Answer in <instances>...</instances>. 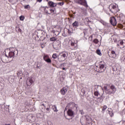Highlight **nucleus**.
<instances>
[{
    "label": "nucleus",
    "mask_w": 125,
    "mask_h": 125,
    "mask_svg": "<svg viewBox=\"0 0 125 125\" xmlns=\"http://www.w3.org/2000/svg\"><path fill=\"white\" fill-rule=\"evenodd\" d=\"M104 92H105L106 94H109L110 95H111V94H114V93H115L114 92H113V91L111 90V89L106 90L104 91Z\"/></svg>",
    "instance_id": "nucleus-16"
},
{
    "label": "nucleus",
    "mask_w": 125,
    "mask_h": 125,
    "mask_svg": "<svg viewBox=\"0 0 125 125\" xmlns=\"http://www.w3.org/2000/svg\"><path fill=\"white\" fill-rule=\"evenodd\" d=\"M69 88L68 87H64L61 90V93L62 95H65L66 92L68 91Z\"/></svg>",
    "instance_id": "nucleus-12"
},
{
    "label": "nucleus",
    "mask_w": 125,
    "mask_h": 125,
    "mask_svg": "<svg viewBox=\"0 0 125 125\" xmlns=\"http://www.w3.org/2000/svg\"><path fill=\"white\" fill-rule=\"evenodd\" d=\"M44 12L46 13L47 14H48L49 12L46 9H44Z\"/></svg>",
    "instance_id": "nucleus-38"
},
{
    "label": "nucleus",
    "mask_w": 125,
    "mask_h": 125,
    "mask_svg": "<svg viewBox=\"0 0 125 125\" xmlns=\"http://www.w3.org/2000/svg\"><path fill=\"white\" fill-rule=\"evenodd\" d=\"M24 19H25V17H24V16H21L20 17V20H21V21H23L24 20Z\"/></svg>",
    "instance_id": "nucleus-33"
},
{
    "label": "nucleus",
    "mask_w": 125,
    "mask_h": 125,
    "mask_svg": "<svg viewBox=\"0 0 125 125\" xmlns=\"http://www.w3.org/2000/svg\"><path fill=\"white\" fill-rule=\"evenodd\" d=\"M110 89L112 90V92H114V93L117 91V89L115 87V85H111L110 86Z\"/></svg>",
    "instance_id": "nucleus-17"
},
{
    "label": "nucleus",
    "mask_w": 125,
    "mask_h": 125,
    "mask_svg": "<svg viewBox=\"0 0 125 125\" xmlns=\"http://www.w3.org/2000/svg\"><path fill=\"white\" fill-rule=\"evenodd\" d=\"M42 67V63L41 62H38L37 63V68L38 69H41Z\"/></svg>",
    "instance_id": "nucleus-19"
},
{
    "label": "nucleus",
    "mask_w": 125,
    "mask_h": 125,
    "mask_svg": "<svg viewBox=\"0 0 125 125\" xmlns=\"http://www.w3.org/2000/svg\"><path fill=\"white\" fill-rule=\"evenodd\" d=\"M37 1H38V2H42V0H37Z\"/></svg>",
    "instance_id": "nucleus-44"
},
{
    "label": "nucleus",
    "mask_w": 125,
    "mask_h": 125,
    "mask_svg": "<svg viewBox=\"0 0 125 125\" xmlns=\"http://www.w3.org/2000/svg\"><path fill=\"white\" fill-rule=\"evenodd\" d=\"M103 90H104V91H106V90H107V86H104V88H103Z\"/></svg>",
    "instance_id": "nucleus-37"
},
{
    "label": "nucleus",
    "mask_w": 125,
    "mask_h": 125,
    "mask_svg": "<svg viewBox=\"0 0 125 125\" xmlns=\"http://www.w3.org/2000/svg\"><path fill=\"white\" fill-rule=\"evenodd\" d=\"M86 19H85L86 20Z\"/></svg>",
    "instance_id": "nucleus-52"
},
{
    "label": "nucleus",
    "mask_w": 125,
    "mask_h": 125,
    "mask_svg": "<svg viewBox=\"0 0 125 125\" xmlns=\"http://www.w3.org/2000/svg\"><path fill=\"white\" fill-rule=\"evenodd\" d=\"M111 56L112 58H116V57H117V53H116V51L111 50Z\"/></svg>",
    "instance_id": "nucleus-14"
},
{
    "label": "nucleus",
    "mask_w": 125,
    "mask_h": 125,
    "mask_svg": "<svg viewBox=\"0 0 125 125\" xmlns=\"http://www.w3.org/2000/svg\"><path fill=\"white\" fill-rule=\"evenodd\" d=\"M9 52L8 55L6 54V50H5V56L7 58H14V57H17L18 55V50L16 48L11 47L9 48Z\"/></svg>",
    "instance_id": "nucleus-1"
},
{
    "label": "nucleus",
    "mask_w": 125,
    "mask_h": 125,
    "mask_svg": "<svg viewBox=\"0 0 125 125\" xmlns=\"http://www.w3.org/2000/svg\"><path fill=\"white\" fill-rule=\"evenodd\" d=\"M23 72H22L21 71H20L18 72V76L21 77V76H22Z\"/></svg>",
    "instance_id": "nucleus-28"
},
{
    "label": "nucleus",
    "mask_w": 125,
    "mask_h": 125,
    "mask_svg": "<svg viewBox=\"0 0 125 125\" xmlns=\"http://www.w3.org/2000/svg\"><path fill=\"white\" fill-rule=\"evenodd\" d=\"M16 30L17 31H18L20 32V33L22 32V29L20 27H16Z\"/></svg>",
    "instance_id": "nucleus-25"
},
{
    "label": "nucleus",
    "mask_w": 125,
    "mask_h": 125,
    "mask_svg": "<svg viewBox=\"0 0 125 125\" xmlns=\"http://www.w3.org/2000/svg\"><path fill=\"white\" fill-rule=\"evenodd\" d=\"M68 109H69V108H68V107H67V105H66V107L64 109V111H67V110H68Z\"/></svg>",
    "instance_id": "nucleus-42"
},
{
    "label": "nucleus",
    "mask_w": 125,
    "mask_h": 125,
    "mask_svg": "<svg viewBox=\"0 0 125 125\" xmlns=\"http://www.w3.org/2000/svg\"><path fill=\"white\" fill-rule=\"evenodd\" d=\"M105 62L104 61L100 62L99 65L96 66V71L98 73H103L105 71Z\"/></svg>",
    "instance_id": "nucleus-2"
},
{
    "label": "nucleus",
    "mask_w": 125,
    "mask_h": 125,
    "mask_svg": "<svg viewBox=\"0 0 125 125\" xmlns=\"http://www.w3.org/2000/svg\"><path fill=\"white\" fill-rule=\"evenodd\" d=\"M52 108L54 112H55L56 113L58 112V109H57V106L56 105H53Z\"/></svg>",
    "instance_id": "nucleus-22"
},
{
    "label": "nucleus",
    "mask_w": 125,
    "mask_h": 125,
    "mask_svg": "<svg viewBox=\"0 0 125 125\" xmlns=\"http://www.w3.org/2000/svg\"><path fill=\"white\" fill-rule=\"evenodd\" d=\"M25 9H28V8H31V6H30V5H27L24 6Z\"/></svg>",
    "instance_id": "nucleus-35"
},
{
    "label": "nucleus",
    "mask_w": 125,
    "mask_h": 125,
    "mask_svg": "<svg viewBox=\"0 0 125 125\" xmlns=\"http://www.w3.org/2000/svg\"><path fill=\"white\" fill-rule=\"evenodd\" d=\"M97 102L99 103H102V102H103V99H101L100 98H98Z\"/></svg>",
    "instance_id": "nucleus-27"
},
{
    "label": "nucleus",
    "mask_w": 125,
    "mask_h": 125,
    "mask_svg": "<svg viewBox=\"0 0 125 125\" xmlns=\"http://www.w3.org/2000/svg\"><path fill=\"white\" fill-rule=\"evenodd\" d=\"M58 4H59L60 5H61V4H62V5H63V3H62V2H59Z\"/></svg>",
    "instance_id": "nucleus-45"
},
{
    "label": "nucleus",
    "mask_w": 125,
    "mask_h": 125,
    "mask_svg": "<svg viewBox=\"0 0 125 125\" xmlns=\"http://www.w3.org/2000/svg\"><path fill=\"white\" fill-rule=\"evenodd\" d=\"M62 70H66V68L65 67H63Z\"/></svg>",
    "instance_id": "nucleus-47"
},
{
    "label": "nucleus",
    "mask_w": 125,
    "mask_h": 125,
    "mask_svg": "<svg viewBox=\"0 0 125 125\" xmlns=\"http://www.w3.org/2000/svg\"><path fill=\"white\" fill-rule=\"evenodd\" d=\"M40 44L42 48H43L45 46V45H44L43 43H41Z\"/></svg>",
    "instance_id": "nucleus-36"
},
{
    "label": "nucleus",
    "mask_w": 125,
    "mask_h": 125,
    "mask_svg": "<svg viewBox=\"0 0 125 125\" xmlns=\"http://www.w3.org/2000/svg\"><path fill=\"white\" fill-rule=\"evenodd\" d=\"M55 11L54 9H50V12H49L48 14L50 15L52 14V13H54Z\"/></svg>",
    "instance_id": "nucleus-31"
},
{
    "label": "nucleus",
    "mask_w": 125,
    "mask_h": 125,
    "mask_svg": "<svg viewBox=\"0 0 125 125\" xmlns=\"http://www.w3.org/2000/svg\"><path fill=\"white\" fill-rule=\"evenodd\" d=\"M61 57L63 58L62 60H61L60 58H58L59 61H61L62 62L63 61H65L66 60V58H67V56H68V53L65 52L61 55Z\"/></svg>",
    "instance_id": "nucleus-9"
},
{
    "label": "nucleus",
    "mask_w": 125,
    "mask_h": 125,
    "mask_svg": "<svg viewBox=\"0 0 125 125\" xmlns=\"http://www.w3.org/2000/svg\"><path fill=\"white\" fill-rule=\"evenodd\" d=\"M52 58L53 59H57V58H59V56H58V55L56 53L53 54L52 56Z\"/></svg>",
    "instance_id": "nucleus-21"
},
{
    "label": "nucleus",
    "mask_w": 125,
    "mask_h": 125,
    "mask_svg": "<svg viewBox=\"0 0 125 125\" xmlns=\"http://www.w3.org/2000/svg\"><path fill=\"white\" fill-rule=\"evenodd\" d=\"M86 90V88H83L82 89L81 91L83 93V94H85V91Z\"/></svg>",
    "instance_id": "nucleus-26"
},
{
    "label": "nucleus",
    "mask_w": 125,
    "mask_h": 125,
    "mask_svg": "<svg viewBox=\"0 0 125 125\" xmlns=\"http://www.w3.org/2000/svg\"><path fill=\"white\" fill-rule=\"evenodd\" d=\"M56 38H55V37H52L51 38H50V41L51 42H55V41H56Z\"/></svg>",
    "instance_id": "nucleus-32"
},
{
    "label": "nucleus",
    "mask_w": 125,
    "mask_h": 125,
    "mask_svg": "<svg viewBox=\"0 0 125 125\" xmlns=\"http://www.w3.org/2000/svg\"><path fill=\"white\" fill-rule=\"evenodd\" d=\"M67 113L68 116H69V117H73V116L75 115L74 111H73V110L70 108L68 109Z\"/></svg>",
    "instance_id": "nucleus-13"
},
{
    "label": "nucleus",
    "mask_w": 125,
    "mask_h": 125,
    "mask_svg": "<svg viewBox=\"0 0 125 125\" xmlns=\"http://www.w3.org/2000/svg\"><path fill=\"white\" fill-rule=\"evenodd\" d=\"M78 3L81 5H83V6H84L85 7H88L86 0H78Z\"/></svg>",
    "instance_id": "nucleus-7"
},
{
    "label": "nucleus",
    "mask_w": 125,
    "mask_h": 125,
    "mask_svg": "<svg viewBox=\"0 0 125 125\" xmlns=\"http://www.w3.org/2000/svg\"><path fill=\"white\" fill-rule=\"evenodd\" d=\"M53 33L55 34V36H58L60 34V32L58 31H55V30H53Z\"/></svg>",
    "instance_id": "nucleus-24"
},
{
    "label": "nucleus",
    "mask_w": 125,
    "mask_h": 125,
    "mask_svg": "<svg viewBox=\"0 0 125 125\" xmlns=\"http://www.w3.org/2000/svg\"><path fill=\"white\" fill-rule=\"evenodd\" d=\"M41 106H43L44 108H45V105H44V104H41Z\"/></svg>",
    "instance_id": "nucleus-43"
},
{
    "label": "nucleus",
    "mask_w": 125,
    "mask_h": 125,
    "mask_svg": "<svg viewBox=\"0 0 125 125\" xmlns=\"http://www.w3.org/2000/svg\"><path fill=\"white\" fill-rule=\"evenodd\" d=\"M124 60H125V58H124Z\"/></svg>",
    "instance_id": "nucleus-51"
},
{
    "label": "nucleus",
    "mask_w": 125,
    "mask_h": 125,
    "mask_svg": "<svg viewBox=\"0 0 125 125\" xmlns=\"http://www.w3.org/2000/svg\"><path fill=\"white\" fill-rule=\"evenodd\" d=\"M46 1H47L48 2V1H49V0H46Z\"/></svg>",
    "instance_id": "nucleus-49"
},
{
    "label": "nucleus",
    "mask_w": 125,
    "mask_h": 125,
    "mask_svg": "<svg viewBox=\"0 0 125 125\" xmlns=\"http://www.w3.org/2000/svg\"><path fill=\"white\" fill-rule=\"evenodd\" d=\"M72 26L74 27V28H78V27H79V21H75L72 23Z\"/></svg>",
    "instance_id": "nucleus-18"
},
{
    "label": "nucleus",
    "mask_w": 125,
    "mask_h": 125,
    "mask_svg": "<svg viewBox=\"0 0 125 125\" xmlns=\"http://www.w3.org/2000/svg\"><path fill=\"white\" fill-rule=\"evenodd\" d=\"M120 44L121 46V48H124L125 47V40H123L122 41H120Z\"/></svg>",
    "instance_id": "nucleus-15"
},
{
    "label": "nucleus",
    "mask_w": 125,
    "mask_h": 125,
    "mask_svg": "<svg viewBox=\"0 0 125 125\" xmlns=\"http://www.w3.org/2000/svg\"><path fill=\"white\" fill-rule=\"evenodd\" d=\"M47 5L51 8H53L56 7V6H57V3H55L52 1H49L47 3Z\"/></svg>",
    "instance_id": "nucleus-8"
},
{
    "label": "nucleus",
    "mask_w": 125,
    "mask_h": 125,
    "mask_svg": "<svg viewBox=\"0 0 125 125\" xmlns=\"http://www.w3.org/2000/svg\"><path fill=\"white\" fill-rule=\"evenodd\" d=\"M92 39V35H91L90 37V39Z\"/></svg>",
    "instance_id": "nucleus-48"
},
{
    "label": "nucleus",
    "mask_w": 125,
    "mask_h": 125,
    "mask_svg": "<svg viewBox=\"0 0 125 125\" xmlns=\"http://www.w3.org/2000/svg\"><path fill=\"white\" fill-rule=\"evenodd\" d=\"M43 8H44V9H46V8L47 9H48V8H49V7H47V6H43L42 7Z\"/></svg>",
    "instance_id": "nucleus-40"
},
{
    "label": "nucleus",
    "mask_w": 125,
    "mask_h": 125,
    "mask_svg": "<svg viewBox=\"0 0 125 125\" xmlns=\"http://www.w3.org/2000/svg\"><path fill=\"white\" fill-rule=\"evenodd\" d=\"M102 112L103 113V114H104V112H105V111H106V109H107L108 108V107L107 106V105H104L102 107Z\"/></svg>",
    "instance_id": "nucleus-20"
},
{
    "label": "nucleus",
    "mask_w": 125,
    "mask_h": 125,
    "mask_svg": "<svg viewBox=\"0 0 125 125\" xmlns=\"http://www.w3.org/2000/svg\"><path fill=\"white\" fill-rule=\"evenodd\" d=\"M34 83V80H33V77L30 76L27 78L26 80V84L28 86H30L32 84Z\"/></svg>",
    "instance_id": "nucleus-5"
},
{
    "label": "nucleus",
    "mask_w": 125,
    "mask_h": 125,
    "mask_svg": "<svg viewBox=\"0 0 125 125\" xmlns=\"http://www.w3.org/2000/svg\"><path fill=\"white\" fill-rule=\"evenodd\" d=\"M77 42V41L75 40V39H71L69 41V43H70L71 46L73 48V49H76L78 47V44Z\"/></svg>",
    "instance_id": "nucleus-4"
},
{
    "label": "nucleus",
    "mask_w": 125,
    "mask_h": 125,
    "mask_svg": "<svg viewBox=\"0 0 125 125\" xmlns=\"http://www.w3.org/2000/svg\"><path fill=\"white\" fill-rule=\"evenodd\" d=\"M60 56V54L59 55V56Z\"/></svg>",
    "instance_id": "nucleus-50"
},
{
    "label": "nucleus",
    "mask_w": 125,
    "mask_h": 125,
    "mask_svg": "<svg viewBox=\"0 0 125 125\" xmlns=\"http://www.w3.org/2000/svg\"><path fill=\"white\" fill-rule=\"evenodd\" d=\"M109 10L112 12V13H114V12H116L117 10V4L115 3H111L109 6Z\"/></svg>",
    "instance_id": "nucleus-3"
},
{
    "label": "nucleus",
    "mask_w": 125,
    "mask_h": 125,
    "mask_svg": "<svg viewBox=\"0 0 125 125\" xmlns=\"http://www.w3.org/2000/svg\"><path fill=\"white\" fill-rule=\"evenodd\" d=\"M93 42L94 43H96V44H97V43L99 42V41L97 39H94Z\"/></svg>",
    "instance_id": "nucleus-29"
},
{
    "label": "nucleus",
    "mask_w": 125,
    "mask_h": 125,
    "mask_svg": "<svg viewBox=\"0 0 125 125\" xmlns=\"http://www.w3.org/2000/svg\"><path fill=\"white\" fill-rule=\"evenodd\" d=\"M110 23L112 25V26H116V25H117V20H116V18L114 17H111Z\"/></svg>",
    "instance_id": "nucleus-10"
},
{
    "label": "nucleus",
    "mask_w": 125,
    "mask_h": 125,
    "mask_svg": "<svg viewBox=\"0 0 125 125\" xmlns=\"http://www.w3.org/2000/svg\"><path fill=\"white\" fill-rule=\"evenodd\" d=\"M80 113L82 115H83L84 114V112L83 110H80Z\"/></svg>",
    "instance_id": "nucleus-41"
},
{
    "label": "nucleus",
    "mask_w": 125,
    "mask_h": 125,
    "mask_svg": "<svg viewBox=\"0 0 125 125\" xmlns=\"http://www.w3.org/2000/svg\"><path fill=\"white\" fill-rule=\"evenodd\" d=\"M117 47L118 48H121V47H122V46H121V44H117Z\"/></svg>",
    "instance_id": "nucleus-39"
},
{
    "label": "nucleus",
    "mask_w": 125,
    "mask_h": 125,
    "mask_svg": "<svg viewBox=\"0 0 125 125\" xmlns=\"http://www.w3.org/2000/svg\"><path fill=\"white\" fill-rule=\"evenodd\" d=\"M107 112H108V113H109V114L111 117H113V116H114V113H113L112 112H110V111L109 110V108L107 110Z\"/></svg>",
    "instance_id": "nucleus-30"
},
{
    "label": "nucleus",
    "mask_w": 125,
    "mask_h": 125,
    "mask_svg": "<svg viewBox=\"0 0 125 125\" xmlns=\"http://www.w3.org/2000/svg\"><path fill=\"white\" fill-rule=\"evenodd\" d=\"M43 59L44 61H45L47 63H48L49 64L51 63V59L49 58V56L48 55H44L43 56Z\"/></svg>",
    "instance_id": "nucleus-11"
},
{
    "label": "nucleus",
    "mask_w": 125,
    "mask_h": 125,
    "mask_svg": "<svg viewBox=\"0 0 125 125\" xmlns=\"http://www.w3.org/2000/svg\"><path fill=\"white\" fill-rule=\"evenodd\" d=\"M67 107H68L69 109H73L74 108H75V109H78V104H75L74 103L71 102L67 104Z\"/></svg>",
    "instance_id": "nucleus-6"
},
{
    "label": "nucleus",
    "mask_w": 125,
    "mask_h": 125,
    "mask_svg": "<svg viewBox=\"0 0 125 125\" xmlns=\"http://www.w3.org/2000/svg\"><path fill=\"white\" fill-rule=\"evenodd\" d=\"M94 94L95 96H98V95H99V92H98V91H95Z\"/></svg>",
    "instance_id": "nucleus-34"
},
{
    "label": "nucleus",
    "mask_w": 125,
    "mask_h": 125,
    "mask_svg": "<svg viewBox=\"0 0 125 125\" xmlns=\"http://www.w3.org/2000/svg\"><path fill=\"white\" fill-rule=\"evenodd\" d=\"M46 110H47V111H49V108H48V107L47 108H46Z\"/></svg>",
    "instance_id": "nucleus-46"
},
{
    "label": "nucleus",
    "mask_w": 125,
    "mask_h": 125,
    "mask_svg": "<svg viewBox=\"0 0 125 125\" xmlns=\"http://www.w3.org/2000/svg\"><path fill=\"white\" fill-rule=\"evenodd\" d=\"M96 53L98 54V55H99L100 56H102V53H101V51H100V49H97L96 50Z\"/></svg>",
    "instance_id": "nucleus-23"
}]
</instances>
